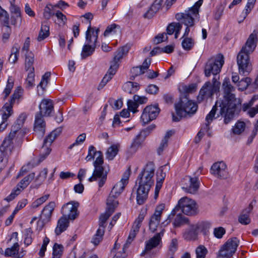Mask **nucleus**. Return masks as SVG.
<instances>
[{"label":"nucleus","instance_id":"nucleus-1","mask_svg":"<svg viewBox=\"0 0 258 258\" xmlns=\"http://www.w3.org/2000/svg\"><path fill=\"white\" fill-rule=\"evenodd\" d=\"M257 43V35L254 31L250 34L237 56V64L239 74L243 76H248L252 70V65L249 55L255 49Z\"/></svg>","mask_w":258,"mask_h":258},{"label":"nucleus","instance_id":"nucleus-2","mask_svg":"<svg viewBox=\"0 0 258 258\" xmlns=\"http://www.w3.org/2000/svg\"><path fill=\"white\" fill-rule=\"evenodd\" d=\"M95 160L93 162L94 169L92 175L88 179L89 182L97 181L98 179V186L99 187H102L107 180L108 172L105 171L104 167L103 166L104 163V159L103 153L100 151H97L95 148L91 145L89 147L88 155L85 158V160L88 162L95 158Z\"/></svg>","mask_w":258,"mask_h":258},{"label":"nucleus","instance_id":"nucleus-3","mask_svg":"<svg viewBox=\"0 0 258 258\" xmlns=\"http://www.w3.org/2000/svg\"><path fill=\"white\" fill-rule=\"evenodd\" d=\"M235 90V87L227 81V123L237 117L241 109L245 111L253 105L249 101L248 103H244L241 106V99L236 98L233 93Z\"/></svg>","mask_w":258,"mask_h":258},{"label":"nucleus","instance_id":"nucleus-4","mask_svg":"<svg viewBox=\"0 0 258 258\" xmlns=\"http://www.w3.org/2000/svg\"><path fill=\"white\" fill-rule=\"evenodd\" d=\"M78 206L79 203L75 202H69L63 206L61 210L62 216L58 219L55 229L56 235H59L67 230L69 226V220H74L78 216Z\"/></svg>","mask_w":258,"mask_h":258},{"label":"nucleus","instance_id":"nucleus-5","mask_svg":"<svg viewBox=\"0 0 258 258\" xmlns=\"http://www.w3.org/2000/svg\"><path fill=\"white\" fill-rule=\"evenodd\" d=\"M176 116L172 113V120L178 122L182 117H191L197 111L198 106L196 103L186 97V96L179 97L178 101L174 104Z\"/></svg>","mask_w":258,"mask_h":258},{"label":"nucleus","instance_id":"nucleus-6","mask_svg":"<svg viewBox=\"0 0 258 258\" xmlns=\"http://www.w3.org/2000/svg\"><path fill=\"white\" fill-rule=\"evenodd\" d=\"M203 2V0H199L184 13H178L175 15L176 19L186 26L182 38L188 37L190 31L189 27L194 26L195 20L199 19V9Z\"/></svg>","mask_w":258,"mask_h":258},{"label":"nucleus","instance_id":"nucleus-7","mask_svg":"<svg viewBox=\"0 0 258 258\" xmlns=\"http://www.w3.org/2000/svg\"><path fill=\"white\" fill-rule=\"evenodd\" d=\"M222 87L224 93V99L217 100L211 111L206 116V130H210V124L214 118L222 117L223 118L224 123L226 124V79L223 82Z\"/></svg>","mask_w":258,"mask_h":258},{"label":"nucleus","instance_id":"nucleus-8","mask_svg":"<svg viewBox=\"0 0 258 258\" xmlns=\"http://www.w3.org/2000/svg\"><path fill=\"white\" fill-rule=\"evenodd\" d=\"M99 32V28H92L90 25L88 27L86 32L87 43L83 46L81 53V57L83 59L91 55L94 52L97 46Z\"/></svg>","mask_w":258,"mask_h":258},{"label":"nucleus","instance_id":"nucleus-9","mask_svg":"<svg viewBox=\"0 0 258 258\" xmlns=\"http://www.w3.org/2000/svg\"><path fill=\"white\" fill-rule=\"evenodd\" d=\"M180 210L184 214L188 216H194L198 213V206L197 203L194 200L187 197L181 198L176 206L172 210L168 216V219L174 216L176 211Z\"/></svg>","mask_w":258,"mask_h":258},{"label":"nucleus","instance_id":"nucleus-10","mask_svg":"<svg viewBox=\"0 0 258 258\" xmlns=\"http://www.w3.org/2000/svg\"><path fill=\"white\" fill-rule=\"evenodd\" d=\"M220 82L213 78L212 83L210 81L206 82L200 90L197 97L198 101L200 103L206 99L212 98L215 93L219 92Z\"/></svg>","mask_w":258,"mask_h":258},{"label":"nucleus","instance_id":"nucleus-11","mask_svg":"<svg viewBox=\"0 0 258 258\" xmlns=\"http://www.w3.org/2000/svg\"><path fill=\"white\" fill-rule=\"evenodd\" d=\"M165 229L162 228L160 231L156 234L153 237L150 238L145 242V247L144 250L141 253V255L146 257H152L155 256L156 253L152 251V250L158 247H161L162 237L163 236Z\"/></svg>","mask_w":258,"mask_h":258},{"label":"nucleus","instance_id":"nucleus-12","mask_svg":"<svg viewBox=\"0 0 258 258\" xmlns=\"http://www.w3.org/2000/svg\"><path fill=\"white\" fill-rule=\"evenodd\" d=\"M224 63V56L222 54H219L216 57L209 59L205 67V76L209 77L212 74L215 75L219 73Z\"/></svg>","mask_w":258,"mask_h":258},{"label":"nucleus","instance_id":"nucleus-13","mask_svg":"<svg viewBox=\"0 0 258 258\" xmlns=\"http://www.w3.org/2000/svg\"><path fill=\"white\" fill-rule=\"evenodd\" d=\"M155 170V167L153 163H148L139 174L137 181H138L139 184L151 187L154 183Z\"/></svg>","mask_w":258,"mask_h":258},{"label":"nucleus","instance_id":"nucleus-14","mask_svg":"<svg viewBox=\"0 0 258 258\" xmlns=\"http://www.w3.org/2000/svg\"><path fill=\"white\" fill-rule=\"evenodd\" d=\"M165 209V204H162L157 206L154 213L152 215L149 223V230L152 233L157 231L160 222L161 215Z\"/></svg>","mask_w":258,"mask_h":258},{"label":"nucleus","instance_id":"nucleus-15","mask_svg":"<svg viewBox=\"0 0 258 258\" xmlns=\"http://www.w3.org/2000/svg\"><path fill=\"white\" fill-rule=\"evenodd\" d=\"M160 110L158 105H150L147 106L143 111L141 117L143 125H145L149 122L155 119L158 116Z\"/></svg>","mask_w":258,"mask_h":258},{"label":"nucleus","instance_id":"nucleus-16","mask_svg":"<svg viewBox=\"0 0 258 258\" xmlns=\"http://www.w3.org/2000/svg\"><path fill=\"white\" fill-rule=\"evenodd\" d=\"M144 219V215L140 214L134 221L126 242L123 245V250L127 248L139 232L141 223Z\"/></svg>","mask_w":258,"mask_h":258},{"label":"nucleus","instance_id":"nucleus-17","mask_svg":"<svg viewBox=\"0 0 258 258\" xmlns=\"http://www.w3.org/2000/svg\"><path fill=\"white\" fill-rule=\"evenodd\" d=\"M62 129L61 127H58L53 131H52L49 134H48L45 139L44 140L42 148L45 151V155L43 158H45L51 152L50 147L54 141V140L60 135L61 133Z\"/></svg>","mask_w":258,"mask_h":258},{"label":"nucleus","instance_id":"nucleus-18","mask_svg":"<svg viewBox=\"0 0 258 258\" xmlns=\"http://www.w3.org/2000/svg\"><path fill=\"white\" fill-rule=\"evenodd\" d=\"M16 135L14 132H10L9 136L5 138L0 146V152L5 156L10 154L13 149L12 140L15 137Z\"/></svg>","mask_w":258,"mask_h":258},{"label":"nucleus","instance_id":"nucleus-19","mask_svg":"<svg viewBox=\"0 0 258 258\" xmlns=\"http://www.w3.org/2000/svg\"><path fill=\"white\" fill-rule=\"evenodd\" d=\"M151 187L147 185L139 184V186L137 189L136 196L137 203L138 205H142L146 202Z\"/></svg>","mask_w":258,"mask_h":258},{"label":"nucleus","instance_id":"nucleus-20","mask_svg":"<svg viewBox=\"0 0 258 258\" xmlns=\"http://www.w3.org/2000/svg\"><path fill=\"white\" fill-rule=\"evenodd\" d=\"M188 178V183L183 185L182 189L186 192L194 194L197 192L199 188L200 181L198 177L191 176L186 177Z\"/></svg>","mask_w":258,"mask_h":258},{"label":"nucleus","instance_id":"nucleus-21","mask_svg":"<svg viewBox=\"0 0 258 258\" xmlns=\"http://www.w3.org/2000/svg\"><path fill=\"white\" fill-rule=\"evenodd\" d=\"M45 122L42 115L37 113L35 115L34 131L38 136L42 137L45 134Z\"/></svg>","mask_w":258,"mask_h":258},{"label":"nucleus","instance_id":"nucleus-22","mask_svg":"<svg viewBox=\"0 0 258 258\" xmlns=\"http://www.w3.org/2000/svg\"><path fill=\"white\" fill-rule=\"evenodd\" d=\"M210 172L215 176L223 178L226 174V164L223 161L214 163L211 167Z\"/></svg>","mask_w":258,"mask_h":258},{"label":"nucleus","instance_id":"nucleus-23","mask_svg":"<svg viewBox=\"0 0 258 258\" xmlns=\"http://www.w3.org/2000/svg\"><path fill=\"white\" fill-rule=\"evenodd\" d=\"M41 114L43 113L44 116H49L51 115L52 112L54 110L53 103L51 100L43 99L39 106Z\"/></svg>","mask_w":258,"mask_h":258},{"label":"nucleus","instance_id":"nucleus-24","mask_svg":"<svg viewBox=\"0 0 258 258\" xmlns=\"http://www.w3.org/2000/svg\"><path fill=\"white\" fill-rule=\"evenodd\" d=\"M128 179V176L124 175L119 181L117 182L112 188L111 191V195L115 197H118L123 191L125 185L127 184Z\"/></svg>","mask_w":258,"mask_h":258},{"label":"nucleus","instance_id":"nucleus-25","mask_svg":"<svg viewBox=\"0 0 258 258\" xmlns=\"http://www.w3.org/2000/svg\"><path fill=\"white\" fill-rule=\"evenodd\" d=\"M175 215H176V214ZM174 216L175 218H174L173 223L174 227H179L182 225L188 224L189 222L188 218L184 217L181 214H177L176 215H174ZM173 217L174 216H171L170 219H168V217L167 219L163 222V224L166 225L169 224L171 221V219L173 218Z\"/></svg>","mask_w":258,"mask_h":258},{"label":"nucleus","instance_id":"nucleus-26","mask_svg":"<svg viewBox=\"0 0 258 258\" xmlns=\"http://www.w3.org/2000/svg\"><path fill=\"white\" fill-rule=\"evenodd\" d=\"M54 207L55 203L53 202H49L42 210L40 219L48 222L50 221Z\"/></svg>","mask_w":258,"mask_h":258},{"label":"nucleus","instance_id":"nucleus-27","mask_svg":"<svg viewBox=\"0 0 258 258\" xmlns=\"http://www.w3.org/2000/svg\"><path fill=\"white\" fill-rule=\"evenodd\" d=\"M239 240L236 237H232L227 241V258L231 257L235 252Z\"/></svg>","mask_w":258,"mask_h":258},{"label":"nucleus","instance_id":"nucleus-28","mask_svg":"<svg viewBox=\"0 0 258 258\" xmlns=\"http://www.w3.org/2000/svg\"><path fill=\"white\" fill-rule=\"evenodd\" d=\"M163 1V0H155L150 9L144 14V17L147 18H151L154 14L161 9Z\"/></svg>","mask_w":258,"mask_h":258},{"label":"nucleus","instance_id":"nucleus-29","mask_svg":"<svg viewBox=\"0 0 258 258\" xmlns=\"http://www.w3.org/2000/svg\"><path fill=\"white\" fill-rule=\"evenodd\" d=\"M122 89L129 94H134L139 89V85L136 82L128 81L123 85Z\"/></svg>","mask_w":258,"mask_h":258},{"label":"nucleus","instance_id":"nucleus-30","mask_svg":"<svg viewBox=\"0 0 258 258\" xmlns=\"http://www.w3.org/2000/svg\"><path fill=\"white\" fill-rule=\"evenodd\" d=\"M49 35V27L47 21H44L41 25L40 31H39L37 40L41 41L47 37Z\"/></svg>","mask_w":258,"mask_h":258},{"label":"nucleus","instance_id":"nucleus-31","mask_svg":"<svg viewBox=\"0 0 258 258\" xmlns=\"http://www.w3.org/2000/svg\"><path fill=\"white\" fill-rule=\"evenodd\" d=\"M34 177L35 173L34 172L30 173L20 181L16 188H18V189H21L22 191L29 184Z\"/></svg>","mask_w":258,"mask_h":258},{"label":"nucleus","instance_id":"nucleus-32","mask_svg":"<svg viewBox=\"0 0 258 258\" xmlns=\"http://www.w3.org/2000/svg\"><path fill=\"white\" fill-rule=\"evenodd\" d=\"M144 140L143 136L139 134L133 140L130 147V152L131 153H135L137 152L138 148L141 146L142 142Z\"/></svg>","mask_w":258,"mask_h":258},{"label":"nucleus","instance_id":"nucleus-33","mask_svg":"<svg viewBox=\"0 0 258 258\" xmlns=\"http://www.w3.org/2000/svg\"><path fill=\"white\" fill-rule=\"evenodd\" d=\"M25 55V70L29 72H34L33 67L34 61V55L32 52H28Z\"/></svg>","mask_w":258,"mask_h":258},{"label":"nucleus","instance_id":"nucleus-34","mask_svg":"<svg viewBox=\"0 0 258 258\" xmlns=\"http://www.w3.org/2000/svg\"><path fill=\"white\" fill-rule=\"evenodd\" d=\"M12 108L13 107L11 104H8V103H5L2 108V111L3 112L2 114V121H7L8 119L12 115L13 113Z\"/></svg>","mask_w":258,"mask_h":258},{"label":"nucleus","instance_id":"nucleus-35","mask_svg":"<svg viewBox=\"0 0 258 258\" xmlns=\"http://www.w3.org/2000/svg\"><path fill=\"white\" fill-rule=\"evenodd\" d=\"M116 198L117 197H114V195H111V193L110 192L107 199V208L106 210L109 212L112 210V213L114 212L115 209L118 204V202L115 200Z\"/></svg>","mask_w":258,"mask_h":258},{"label":"nucleus","instance_id":"nucleus-36","mask_svg":"<svg viewBox=\"0 0 258 258\" xmlns=\"http://www.w3.org/2000/svg\"><path fill=\"white\" fill-rule=\"evenodd\" d=\"M128 51V48L126 46H125L118 49L114 56L113 60L111 62L115 63L116 64L119 66L120 60L123 58L125 53H127Z\"/></svg>","mask_w":258,"mask_h":258},{"label":"nucleus","instance_id":"nucleus-37","mask_svg":"<svg viewBox=\"0 0 258 258\" xmlns=\"http://www.w3.org/2000/svg\"><path fill=\"white\" fill-rule=\"evenodd\" d=\"M112 211L110 212L106 210L105 212L100 215L99 219V228L98 229H103L104 231L105 228L106 227V222L109 217L112 214Z\"/></svg>","mask_w":258,"mask_h":258},{"label":"nucleus","instance_id":"nucleus-38","mask_svg":"<svg viewBox=\"0 0 258 258\" xmlns=\"http://www.w3.org/2000/svg\"><path fill=\"white\" fill-rule=\"evenodd\" d=\"M118 145H112L107 150L106 153V159L108 160H112L118 152Z\"/></svg>","mask_w":258,"mask_h":258},{"label":"nucleus","instance_id":"nucleus-39","mask_svg":"<svg viewBox=\"0 0 258 258\" xmlns=\"http://www.w3.org/2000/svg\"><path fill=\"white\" fill-rule=\"evenodd\" d=\"M256 1L255 0H248L247 4L245 6V9L243 10L241 14L242 19L241 20L239 21V23L243 21V20L246 17L247 15L250 12L251 10L254 7V5Z\"/></svg>","mask_w":258,"mask_h":258},{"label":"nucleus","instance_id":"nucleus-40","mask_svg":"<svg viewBox=\"0 0 258 258\" xmlns=\"http://www.w3.org/2000/svg\"><path fill=\"white\" fill-rule=\"evenodd\" d=\"M14 86V80L12 77H9L8 79L7 84L5 89H4L3 95V99H6L7 97L10 95L11 92V90Z\"/></svg>","mask_w":258,"mask_h":258},{"label":"nucleus","instance_id":"nucleus-41","mask_svg":"<svg viewBox=\"0 0 258 258\" xmlns=\"http://www.w3.org/2000/svg\"><path fill=\"white\" fill-rule=\"evenodd\" d=\"M0 23L3 26H9V15L7 11L0 6Z\"/></svg>","mask_w":258,"mask_h":258},{"label":"nucleus","instance_id":"nucleus-42","mask_svg":"<svg viewBox=\"0 0 258 258\" xmlns=\"http://www.w3.org/2000/svg\"><path fill=\"white\" fill-rule=\"evenodd\" d=\"M251 79L249 77H245L241 79L237 85L238 90L243 91L247 88L251 83Z\"/></svg>","mask_w":258,"mask_h":258},{"label":"nucleus","instance_id":"nucleus-43","mask_svg":"<svg viewBox=\"0 0 258 258\" xmlns=\"http://www.w3.org/2000/svg\"><path fill=\"white\" fill-rule=\"evenodd\" d=\"M63 246L55 243L53 246L52 258H60L63 252Z\"/></svg>","mask_w":258,"mask_h":258},{"label":"nucleus","instance_id":"nucleus-44","mask_svg":"<svg viewBox=\"0 0 258 258\" xmlns=\"http://www.w3.org/2000/svg\"><path fill=\"white\" fill-rule=\"evenodd\" d=\"M182 48L185 50H191L195 45L194 40L190 37L183 38L181 42Z\"/></svg>","mask_w":258,"mask_h":258},{"label":"nucleus","instance_id":"nucleus-45","mask_svg":"<svg viewBox=\"0 0 258 258\" xmlns=\"http://www.w3.org/2000/svg\"><path fill=\"white\" fill-rule=\"evenodd\" d=\"M104 231L103 229H98L96 234L94 235L91 240V242L95 245H98L102 240Z\"/></svg>","mask_w":258,"mask_h":258},{"label":"nucleus","instance_id":"nucleus-46","mask_svg":"<svg viewBox=\"0 0 258 258\" xmlns=\"http://www.w3.org/2000/svg\"><path fill=\"white\" fill-rule=\"evenodd\" d=\"M245 128V123L242 121H238L235 123L232 129L233 133L236 135H239L242 133Z\"/></svg>","mask_w":258,"mask_h":258},{"label":"nucleus","instance_id":"nucleus-47","mask_svg":"<svg viewBox=\"0 0 258 258\" xmlns=\"http://www.w3.org/2000/svg\"><path fill=\"white\" fill-rule=\"evenodd\" d=\"M197 86L196 84H191L188 86H183L182 87L183 92L181 93L180 97L183 96H186V97H188L189 93H192L196 90Z\"/></svg>","mask_w":258,"mask_h":258},{"label":"nucleus","instance_id":"nucleus-48","mask_svg":"<svg viewBox=\"0 0 258 258\" xmlns=\"http://www.w3.org/2000/svg\"><path fill=\"white\" fill-rule=\"evenodd\" d=\"M150 63V60H148L147 59H145L142 66L134 68L133 69V71H137V72H139L138 75L143 74L145 72V71L149 68Z\"/></svg>","mask_w":258,"mask_h":258},{"label":"nucleus","instance_id":"nucleus-49","mask_svg":"<svg viewBox=\"0 0 258 258\" xmlns=\"http://www.w3.org/2000/svg\"><path fill=\"white\" fill-rule=\"evenodd\" d=\"M177 248V240L176 239H173L171 241L166 258H174V252L176 250Z\"/></svg>","mask_w":258,"mask_h":258},{"label":"nucleus","instance_id":"nucleus-50","mask_svg":"<svg viewBox=\"0 0 258 258\" xmlns=\"http://www.w3.org/2000/svg\"><path fill=\"white\" fill-rule=\"evenodd\" d=\"M53 8L54 6H52L51 4H48L45 7L44 10L43 16L46 19H49L52 16H53L55 14Z\"/></svg>","mask_w":258,"mask_h":258},{"label":"nucleus","instance_id":"nucleus-51","mask_svg":"<svg viewBox=\"0 0 258 258\" xmlns=\"http://www.w3.org/2000/svg\"><path fill=\"white\" fill-rule=\"evenodd\" d=\"M22 90L20 87H18L14 91L11 97V99L8 104H11L13 106L15 101L19 100L22 95Z\"/></svg>","mask_w":258,"mask_h":258},{"label":"nucleus","instance_id":"nucleus-52","mask_svg":"<svg viewBox=\"0 0 258 258\" xmlns=\"http://www.w3.org/2000/svg\"><path fill=\"white\" fill-rule=\"evenodd\" d=\"M207 253V249L205 246L202 245L198 246L196 249L197 258H205Z\"/></svg>","mask_w":258,"mask_h":258},{"label":"nucleus","instance_id":"nucleus-53","mask_svg":"<svg viewBox=\"0 0 258 258\" xmlns=\"http://www.w3.org/2000/svg\"><path fill=\"white\" fill-rule=\"evenodd\" d=\"M35 74L34 72H29L26 80V86L28 89L32 88L34 85Z\"/></svg>","mask_w":258,"mask_h":258},{"label":"nucleus","instance_id":"nucleus-54","mask_svg":"<svg viewBox=\"0 0 258 258\" xmlns=\"http://www.w3.org/2000/svg\"><path fill=\"white\" fill-rule=\"evenodd\" d=\"M51 73L50 72H46L45 73L42 77L41 80L38 86L41 87L43 90H44L45 88L47 85L48 80L50 77Z\"/></svg>","mask_w":258,"mask_h":258},{"label":"nucleus","instance_id":"nucleus-55","mask_svg":"<svg viewBox=\"0 0 258 258\" xmlns=\"http://www.w3.org/2000/svg\"><path fill=\"white\" fill-rule=\"evenodd\" d=\"M19 245L17 242L15 243L11 248L6 249L5 254L6 255L12 256L18 252Z\"/></svg>","mask_w":258,"mask_h":258},{"label":"nucleus","instance_id":"nucleus-56","mask_svg":"<svg viewBox=\"0 0 258 258\" xmlns=\"http://www.w3.org/2000/svg\"><path fill=\"white\" fill-rule=\"evenodd\" d=\"M21 192V189H18V188L15 187L12 191L11 193L8 197L5 198L4 200L9 202L14 200L18 195L20 194Z\"/></svg>","mask_w":258,"mask_h":258},{"label":"nucleus","instance_id":"nucleus-57","mask_svg":"<svg viewBox=\"0 0 258 258\" xmlns=\"http://www.w3.org/2000/svg\"><path fill=\"white\" fill-rule=\"evenodd\" d=\"M181 24L180 23L172 22L169 24L166 28L167 33L168 35H172L177 28V25Z\"/></svg>","mask_w":258,"mask_h":258},{"label":"nucleus","instance_id":"nucleus-58","mask_svg":"<svg viewBox=\"0 0 258 258\" xmlns=\"http://www.w3.org/2000/svg\"><path fill=\"white\" fill-rule=\"evenodd\" d=\"M112 77H113L111 75H109L108 74H106L99 84L98 86V90H100L102 89L107 83V82H108L112 78Z\"/></svg>","mask_w":258,"mask_h":258},{"label":"nucleus","instance_id":"nucleus-59","mask_svg":"<svg viewBox=\"0 0 258 258\" xmlns=\"http://www.w3.org/2000/svg\"><path fill=\"white\" fill-rule=\"evenodd\" d=\"M86 139V134L84 133H83L81 135H80L76 139V141L75 143L71 145L69 147V149H72L75 146L78 145V144L80 143H82L84 142V141Z\"/></svg>","mask_w":258,"mask_h":258},{"label":"nucleus","instance_id":"nucleus-60","mask_svg":"<svg viewBox=\"0 0 258 258\" xmlns=\"http://www.w3.org/2000/svg\"><path fill=\"white\" fill-rule=\"evenodd\" d=\"M127 104L128 106V109L130 111H131L134 113L137 112V109L139 105L136 101L134 100H128L127 101Z\"/></svg>","mask_w":258,"mask_h":258},{"label":"nucleus","instance_id":"nucleus-61","mask_svg":"<svg viewBox=\"0 0 258 258\" xmlns=\"http://www.w3.org/2000/svg\"><path fill=\"white\" fill-rule=\"evenodd\" d=\"M49 242V239L47 237L45 236L43 240V243L39 252L40 256H43L44 255L45 252L46 250L47 245Z\"/></svg>","mask_w":258,"mask_h":258},{"label":"nucleus","instance_id":"nucleus-62","mask_svg":"<svg viewBox=\"0 0 258 258\" xmlns=\"http://www.w3.org/2000/svg\"><path fill=\"white\" fill-rule=\"evenodd\" d=\"M214 235L217 238H221L225 233V229L222 227L215 228L214 229Z\"/></svg>","mask_w":258,"mask_h":258},{"label":"nucleus","instance_id":"nucleus-63","mask_svg":"<svg viewBox=\"0 0 258 258\" xmlns=\"http://www.w3.org/2000/svg\"><path fill=\"white\" fill-rule=\"evenodd\" d=\"M156 126L154 124H151L147 126L145 129L143 130L140 133L144 139L146 138L155 128Z\"/></svg>","mask_w":258,"mask_h":258},{"label":"nucleus","instance_id":"nucleus-64","mask_svg":"<svg viewBox=\"0 0 258 258\" xmlns=\"http://www.w3.org/2000/svg\"><path fill=\"white\" fill-rule=\"evenodd\" d=\"M216 258H226V242L222 244L217 252Z\"/></svg>","mask_w":258,"mask_h":258}]
</instances>
